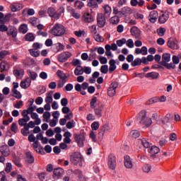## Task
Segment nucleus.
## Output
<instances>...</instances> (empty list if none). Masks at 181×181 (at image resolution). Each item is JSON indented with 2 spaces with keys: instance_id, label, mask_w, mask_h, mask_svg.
<instances>
[{
  "instance_id": "nucleus-1",
  "label": "nucleus",
  "mask_w": 181,
  "mask_h": 181,
  "mask_svg": "<svg viewBox=\"0 0 181 181\" xmlns=\"http://www.w3.org/2000/svg\"><path fill=\"white\" fill-rule=\"evenodd\" d=\"M137 121L141 125H144L146 128H149L150 125H152V118L146 117V110H141L138 116Z\"/></svg>"
},
{
  "instance_id": "nucleus-2",
  "label": "nucleus",
  "mask_w": 181,
  "mask_h": 181,
  "mask_svg": "<svg viewBox=\"0 0 181 181\" xmlns=\"http://www.w3.org/2000/svg\"><path fill=\"white\" fill-rule=\"evenodd\" d=\"M161 59L162 60L160 62L161 66H163V67H165V69L168 70H170L171 69H176V65L173 64L172 62L169 63V62H170V54H163Z\"/></svg>"
},
{
  "instance_id": "nucleus-3",
  "label": "nucleus",
  "mask_w": 181,
  "mask_h": 181,
  "mask_svg": "<svg viewBox=\"0 0 181 181\" xmlns=\"http://www.w3.org/2000/svg\"><path fill=\"white\" fill-rule=\"evenodd\" d=\"M50 33L54 36H63L66 33V28L62 24L56 23L51 29Z\"/></svg>"
},
{
  "instance_id": "nucleus-4",
  "label": "nucleus",
  "mask_w": 181,
  "mask_h": 181,
  "mask_svg": "<svg viewBox=\"0 0 181 181\" xmlns=\"http://www.w3.org/2000/svg\"><path fill=\"white\" fill-rule=\"evenodd\" d=\"M64 12V7H59L57 11L55 8L49 7L47 10V13L51 18H54V19H59L62 14Z\"/></svg>"
},
{
  "instance_id": "nucleus-5",
  "label": "nucleus",
  "mask_w": 181,
  "mask_h": 181,
  "mask_svg": "<svg viewBox=\"0 0 181 181\" xmlns=\"http://www.w3.org/2000/svg\"><path fill=\"white\" fill-rule=\"evenodd\" d=\"M70 160L73 165H78L83 162V156L78 152H75L70 156Z\"/></svg>"
},
{
  "instance_id": "nucleus-6",
  "label": "nucleus",
  "mask_w": 181,
  "mask_h": 181,
  "mask_svg": "<svg viewBox=\"0 0 181 181\" xmlns=\"http://www.w3.org/2000/svg\"><path fill=\"white\" fill-rule=\"evenodd\" d=\"M7 36L12 37L13 42H16V37H18V28L13 25L8 26V30L7 31Z\"/></svg>"
},
{
  "instance_id": "nucleus-7",
  "label": "nucleus",
  "mask_w": 181,
  "mask_h": 181,
  "mask_svg": "<svg viewBox=\"0 0 181 181\" xmlns=\"http://www.w3.org/2000/svg\"><path fill=\"white\" fill-rule=\"evenodd\" d=\"M73 56V54L70 52H64L61 53L57 58L58 62L60 63H65V62H67L70 57Z\"/></svg>"
},
{
  "instance_id": "nucleus-8",
  "label": "nucleus",
  "mask_w": 181,
  "mask_h": 181,
  "mask_svg": "<svg viewBox=\"0 0 181 181\" xmlns=\"http://www.w3.org/2000/svg\"><path fill=\"white\" fill-rule=\"evenodd\" d=\"M107 165L110 169L114 170L117 166V160L114 154H110L107 158Z\"/></svg>"
},
{
  "instance_id": "nucleus-9",
  "label": "nucleus",
  "mask_w": 181,
  "mask_h": 181,
  "mask_svg": "<svg viewBox=\"0 0 181 181\" xmlns=\"http://www.w3.org/2000/svg\"><path fill=\"white\" fill-rule=\"evenodd\" d=\"M117 88H118L117 82H112L107 89V95H109V97H114L115 93H117Z\"/></svg>"
},
{
  "instance_id": "nucleus-10",
  "label": "nucleus",
  "mask_w": 181,
  "mask_h": 181,
  "mask_svg": "<svg viewBox=\"0 0 181 181\" xmlns=\"http://www.w3.org/2000/svg\"><path fill=\"white\" fill-rule=\"evenodd\" d=\"M74 136L76 142H77L78 144V146H80V148H83V146H84V141H86V137L84 136V134H75Z\"/></svg>"
},
{
  "instance_id": "nucleus-11",
  "label": "nucleus",
  "mask_w": 181,
  "mask_h": 181,
  "mask_svg": "<svg viewBox=\"0 0 181 181\" xmlns=\"http://www.w3.org/2000/svg\"><path fill=\"white\" fill-rule=\"evenodd\" d=\"M107 21L105 20V16L103 13H98L97 15V25L98 28H104L105 26Z\"/></svg>"
},
{
  "instance_id": "nucleus-12",
  "label": "nucleus",
  "mask_w": 181,
  "mask_h": 181,
  "mask_svg": "<svg viewBox=\"0 0 181 181\" xmlns=\"http://www.w3.org/2000/svg\"><path fill=\"white\" fill-rule=\"evenodd\" d=\"M167 45L170 49H173V50H177V49H179V42L175 38H169L167 42Z\"/></svg>"
},
{
  "instance_id": "nucleus-13",
  "label": "nucleus",
  "mask_w": 181,
  "mask_h": 181,
  "mask_svg": "<svg viewBox=\"0 0 181 181\" xmlns=\"http://www.w3.org/2000/svg\"><path fill=\"white\" fill-rule=\"evenodd\" d=\"M53 173V179H54V180H59V179H60V177L64 175V170H63L62 168H55L54 169Z\"/></svg>"
},
{
  "instance_id": "nucleus-14",
  "label": "nucleus",
  "mask_w": 181,
  "mask_h": 181,
  "mask_svg": "<svg viewBox=\"0 0 181 181\" xmlns=\"http://www.w3.org/2000/svg\"><path fill=\"white\" fill-rule=\"evenodd\" d=\"M124 165L127 169H132L134 168V162L129 156H124Z\"/></svg>"
},
{
  "instance_id": "nucleus-15",
  "label": "nucleus",
  "mask_w": 181,
  "mask_h": 181,
  "mask_svg": "<svg viewBox=\"0 0 181 181\" xmlns=\"http://www.w3.org/2000/svg\"><path fill=\"white\" fill-rule=\"evenodd\" d=\"M0 152L3 156H5L6 158H8L9 155H11V149L9 148V146L8 145H2L0 146Z\"/></svg>"
},
{
  "instance_id": "nucleus-16",
  "label": "nucleus",
  "mask_w": 181,
  "mask_h": 181,
  "mask_svg": "<svg viewBox=\"0 0 181 181\" xmlns=\"http://www.w3.org/2000/svg\"><path fill=\"white\" fill-rule=\"evenodd\" d=\"M148 18L151 23H156L158 18H159V13L156 11H152L150 12Z\"/></svg>"
},
{
  "instance_id": "nucleus-17",
  "label": "nucleus",
  "mask_w": 181,
  "mask_h": 181,
  "mask_svg": "<svg viewBox=\"0 0 181 181\" xmlns=\"http://www.w3.org/2000/svg\"><path fill=\"white\" fill-rule=\"evenodd\" d=\"M109 131H111L110 126L108 124H105L99 132L98 138L102 140L103 138H104V134H105V132H108Z\"/></svg>"
},
{
  "instance_id": "nucleus-18",
  "label": "nucleus",
  "mask_w": 181,
  "mask_h": 181,
  "mask_svg": "<svg viewBox=\"0 0 181 181\" xmlns=\"http://www.w3.org/2000/svg\"><path fill=\"white\" fill-rule=\"evenodd\" d=\"M169 19V13L166 12H162L158 16V22L160 24L166 23Z\"/></svg>"
},
{
  "instance_id": "nucleus-19",
  "label": "nucleus",
  "mask_w": 181,
  "mask_h": 181,
  "mask_svg": "<svg viewBox=\"0 0 181 181\" xmlns=\"http://www.w3.org/2000/svg\"><path fill=\"white\" fill-rule=\"evenodd\" d=\"M160 150H159V148H158V146H153L151 147V148L148 150V152L150 153V156L151 159H155V158H156V155H158V153H159V151Z\"/></svg>"
},
{
  "instance_id": "nucleus-20",
  "label": "nucleus",
  "mask_w": 181,
  "mask_h": 181,
  "mask_svg": "<svg viewBox=\"0 0 181 181\" xmlns=\"http://www.w3.org/2000/svg\"><path fill=\"white\" fill-rule=\"evenodd\" d=\"M94 113L98 118H101L103 117V110H104V105H100L98 107L93 108Z\"/></svg>"
},
{
  "instance_id": "nucleus-21",
  "label": "nucleus",
  "mask_w": 181,
  "mask_h": 181,
  "mask_svg": "<svg viewBox=\"0 0 181 181\" xmlns=\"http://www.w3.org/2000/svg\"><path fill=\"white\" fill-rule=\"evenodd\" d=\"M31 83H32V80H30V78H27L25 79V81H23L21 82L20 86L21 87V88L26 89L30 87Z\"/></svg>"
},
{
  "instance_id": "nucleus-22",
  "label": "nucleus",
  "mask_w": 181,
  "mask_h": 181,
  "mask_svg": "<svg viewBox=\"0 0 181 181\" xmlns=\"http://www.w3.org/2000/svg\"><path fill=\"white\" fill-rule=\"evenodd\" d=\"M83 19L86 23H91V22H94V18L90 13H85L83 16Z\"/></svg>"
},
{
  "instance_id": "nucleus-23",
  "label": "nucleus",
  "mask_w": 181,
  "mask_h": 181,
  "mask_svg": "<svg viewBox=\"0 0 181 181\" xmlns=\"http://www.w3.org/2000/svg\"><path fill=\"white\" fill-rule=\"evenodd\" d=\"M130 5L131 6H139L140 8H142L144 5H145V1L144 0H131L130 1Z\"/></svg>"
},
{
  "instance_id": "nucleus-24",
  "label": "nucleus",
  "mask_w": 181,
  "mask_h": 181,
  "mask_svg": "<svg viewBox=\"0 0 181 181\" xmlns=\"http://www.w3.org/2000/svg\"><path fill=\"white\" fill-rule=\"evenodd\" d=\"M23 5L19 3H13L11 6V9L12 12H17V11H21V9H23Z\"/></svg>"
},
{
  "instance_id": "nucleus-25",
  "label": "nucleus",
  "mask_w": 181,
  "mask_h": 181,
  "mask_svg": "<svg viewBox=\"0 0 181 181\" xmlns=\"http://www.w3.org/2000/svg\"><path fill=\"white\" fill-rule=\"evenodd\" d=\"M33 107H28L27 110H24L21 112V115L23 118H30L29 117V114H32L33 112Z\"/></svg>"
},
{
  "instance_id": "nucleus-26",
  "label": "nucleus",
  "mask_w": 181,
  "mask_h": 181,
  "mask_svg": "<svg viewBox=\"0 0 181 181\" xmlns=\"http://www.w3.org/2000/svg\"><path fill=\"white\" fill-rule=\"evenodd\" d=\"M132 36H135L136 38L139 37L141 35V30L137 27H132L130 30Z\"/></svg>"
},
{
  "instance_id": "nucleus-27",
  "label": "nucleus",
  "mask_w": 181,
  "mask_h": 181,
  "mask_svg": "<svg viewBox=\"0 0 181 181\" xmlns=\"http://www.w3.org/2000/svg\"><path fill=\"white\" fill-rule=\"evenodd\" d=\"M145 77L146 78H152V80H156L159 78V73L158 72H149L146 74Z\"/></svg>"
},
{
  "instance_id": "nucleus-28",
  "label": "nucleus",
  "mask_w": 181,
  "mask_h": 181,
  "mask_svg": "<svg viewBox=\"0 0 181 181\" xmlns=\"http://www.w3.org/2000/svg\"><path fill=\"white\" fill-rule=\"evenodd\" d=\"M29 121H30V118H28V117L21 118L18 119V125H20V127H26Z\"/></svg>"
},
{
  "instance_id": "nucleus-29",
  "label": "nucleus",
  "mask_w": 181,
  "mask_h": 181,
  "mask_svg": "<svg viewBox=\"0 0 181 181\" xmlns=\"http://www.w3.org/2000/svg\"><path fill=\"white\" fill-rule=\"evenodd\" d=\"M93 37L95 42H98V43H103L104 42V37L101 36L99 33H96L95 34H93Z\"/></svg>"
},
{
  "instance_id": "nucleus-30",
  "label": "nucleus",
  "mask_w": 181,
  "mask_h": 181,
  "mask_svg": "<svg viewBox=\"0 0 181 181\" xmlns=\"http://www.w3.org/2000/svg\"><path fill=\"white\" fill-rule=\"evenodd\" d=\"M120 21L119 16H113L109 19V22L111 25H118Z\"/></svg>"
},
{
  "instance_id": "nucleus-31",
  "label": "nucleus",
  "mask_w": 181,
  "mask_h": 181,
  "mask_svg": "<svg viewBox=\"0 0 181 181\" xmlns=\"http://www.w3.org/2000/svg\"><path fill=\"white\" fill-rule=\"evenodd\" d=\"M115 59H110L109 61V71L110 73H112V71H115L117 69V65H115Z\"/></svg>"
},
{
  "instance_id": "nucleus-32",
  "label": "nucleus",
  "mask_w": 181,
  "mask_h": 181,
  "mask_svg": "<svg viewBox=\"0 0 181 181\" xmlns=\"http://www.w3.org/2000/svg\"><path fill=\"white\" fill-rule=\"evenodd\" d=\"M25 156H26V162H28V163H30V164L35 163V158L32 155V153L27 152L25 153Z\"/></svg>"
},
{
  "instance_id": "nucleus-33",
  "label": "nucleus",
  "mask_w": 181,
  "mask_h": 181,
  "mask_svg": "<svg viewBox=\"0 0 181 181\" xmlns=\"http://www.w3.org/2000/svg\"><path fill=\"white\" fill-rule=\"evenodd\" d=\"M84 74V68L81 66H78L76 67L74 70V74L75 76H81Z\"/></svg>"
},
{
  "instance_id": "nucleus-34",
  "label": "nucleus",
  "mask_w": 181,
  "mask_h": 181,
  "mask_svg": "<svg viewBox=\"0 0 181 181\" xmlns=\"http://www.w3.org/2000/svg\"><path fill=\"white\" fill-rule=\"evenodd\" d=\"M24 73L25 71H23V69H15L13 71V74L17 78H22V77H23Z\"/></svg>"
},
{
  "instance_id": "nucleus-35",
  "label": "nucleus",
  "mask_w": 181,
  "mask_h": 181,
  "mask_svg": "<svg viewBox=\"0 0 181 181\" xmlns=\"http://www.w3.org/2000/svg\"><path fill=\"white\" fill-rule=\"evenodd\" d=\"M36 37L32 33H28L25 35V39L26 42H33Z\"/></svg>"
},
{
  "instance_id": "nucleus-36",
  "label": "nucleus",
  "mask_w": 181,
  "mask_h": 181,
  "mask_svg": "<svg viewBox=\"0 0 181 181\" xmlns=\"http://www.w3.org/2000/svg\"><path fill=\"white\" fill-rule=\"evenodd\" d=\"M30 54L33 56V57H39L40 56V51L39 49H29Z\"/></svg>"
},
{
  "instance_id": "nucleus-37",
  "label": "nucleus",
  "mask_w": 181,
  "mask_h": 181,
  "mask_svg": "<svg viewBox=\"0 0 181 181\" xmlns=\"http://www.w3.org/2000/svg\"><path fill=\"white\" fill-rule=\"evenodd\" d=\"M142 64V59L141 58H136L132 63V67H136V66H141Z\"/></svg>"
},
{
  "instance_id": "nucleus-38",
  "label": "nucleus",
  "mask_w": 181,
  "mask_h": 181,
  "mask_svg": "<svg viewBox=\"0 0 181 181\" xmlns=\"http://www.w3.org/2000/svg\"><path fill=\"white\" fill-rule=\"evenodd\" d=\"M123 16H129L132 13V9L128 6L123 8Z\"/></svg>"
},
{
  "instance_id": "nucleus-39",
  "label": "nucleus",
  "mask_w": 181,
  "mask_h": 181,
  "mask_svg": "<svg viewBox=\"0 0 181 181\" xmlns=\"http://www.w3.org/2000/svg\"><path fill=\"white\" fill-rule=\"evenodd\" d=\"M57 76L60 78V80H67V75H66L63 71L58 70L57 71Z\"/></svg>"
},
{
  "instance_id": "nucleus-40",
  "label": "nucleus",
  "mask_w": 181,
  "mask_h": 181,
  "mask_svg": "<svg viewBox=\"0 0 181 181\" xmlns=\"http://www.w3.org/2000/svg\"><path fill=\"white\" fill-rule=\"evenodd\" d=\"M103 8L104 9L105 15H108V16H110L111 15V12H112L111 6H110L108 4H106L103 6Z\"/></svg>"
},
{
  "instance_id": "nucleus-41",
  "label": "nucleus",
  "mask_w": 181,
  "mask_h": 181,
  "mask_svg": "<svg viewBox=\"0 0 181 181\" xmlns=\"http://www.w3.org/2000/svg\"><path fill=\"white\" fill-rule=\"evenodd\" d=\"M27 73L30 78V80L35 81V80H36V78H37V74L36 72L32 71L30 70H28Z\"/></svg>"
},
{
  "instance_id": "nucleus-42",
  "label": "nucleus",
  "mask_w": 181,
  "mask_h": 181,
  "mask_svg": "<svg viewBox=\"0 0 181 181\" xmlns=\"http://www.w3.org/2000/svg\"><path fill=\"white\" fill-rule=\"evenodd\" d=\"M12 96L15 97V98L17 100H21V98H22V94H21V92H19L18 90L12 89Z\"/></svg>"
},
{
  "instance_id": "nucleus-43",
  "label": "nucleus",
  "mask_w": 181,
  "mask_h": 181,
  "mask_svg": "<svg viewBox=\"0 0 181 181\" xmlns=\"http://www.w3.org/2000/svg\"><path fill=\"white\" fill-rule=\"evenodd\" d=\"M88 6L89 8H92L93 9H95V8H98V4L95 0H89L88 2Z\"/></svg>"
},
{
  "instance_id": "nucleus-44",
  "label": "nucleus",
  "mask_w": 181,
  "mask_h": 181,
  "mask_svg": "<svg viewBox=\"0 0 181 181\" xmlns=\"http://www.w3.org/2000/svg\"><path fill=\"white\" fill-rule=\"evenodd\" d=\"M45 100L46 104H52V103H53L52 94L51 93H47V95Z\"/></svg>"
},
{
  "instance_id": "nucleus-45",
  "label": "nucleus",
  "mask_w": 181,
  "mask_h": 181,
  "mask_svg": "<svg viewBox=\"0 0 181 181\" xmlns=\"http://www.w3.org/2000/svg\"><path fill=\"white\" fill-rule=\"evenodd\" d=\"M75 127L76 122L74 119L70 120L66 124V128H67V129H73V128H74Z\"/></svg>"
},
{
  "instance_id": "nucleus-46",
  "label": "nucleus",
  "mask_w": 181,
  "mask_h": 181,
  "mask_svg": "<svg viewBox=\"0 0 181 181\" xmlns=\"http://www.w3.org/2000/svg\"><path fill=\"white\" fill-rule=\"evenodd\" d=\"M28 30V25L26 24H22L20 25L19 32H21V33H27Z\"/></svg>"
},
{
  "instance_id": "nucleus-47",
  "label": "nucleus",
  "mask_w": 181,
  "mask_h": 181,
  "mask_svg": "<svg viewBox=\"0 0 181 181\" xmlns=\"http://www.w3.org/2000/svg\"><path fill=\"white\" fill-rule=\"evenodd\" d=\"M11 54L8 50H2L0 52V60H4L6 56Z\"/></svg>"
},
{
  "instance_id": "nucleus-48",
  "label": "nucleus",
  "mask_w": 181,
  "mask_h": 181,
  "mask_svg": "<svg viewBox=\"0 0 181 181\" xmlns=\"http://www.w3.org/2000/svg\"><path fill=\"white\" fill-rule=\"evenodd\" d=\"M21 132L22 135H23V136H28V135L30 134V131H29L28 127H27L26 126H24V127L21 129Z\"/></svg>"
},
{
  "instance_id": "nucleus-49",
  "label": "nucleus",
  "mask_w": 181,
  "mask_h": 181,
  "mask_svg": "<svg viewBox=\"0 0 181 181\" xmlns=\"http://www.w3.org/2000/svg\"><path fill=\"white\" fill-rule=\"evenodd\" d=\"M130 136H132V138H139V136H141V133H139V132H138V130H133L130 132L129 134Z\"/></svg>"
},
{
  "instance_id": "nucleus-50",
  "label": "nucleus",
  "mask_w": 181,
  "mask_h": 181,
  "mask_svg": "<svg viewBox=\"0 0 181 181\" xmlns=\"http://www.w3.org/2000/svg\"><path fill=\"white\" fill-rule=\"evenodd\" d=\"M74 6L76 9H83V8H84V3L81 1H76L74 3Z\"/></svg>"
},
{
  "instance_id": "nucleus-51",
  "label": "nucleus",
  "mask_w": 181,
  "mask_h": 181,
  "mask_svg": "<svg viewBox=\"0 0 181 181\" xmlns=\"http://www.w3.org/2000/svg\"><path fill=\"white\" fill-rule=\"evenodd\" d=\"M42 117L44 119V122H49L50 117H52V115H50V112H45Z\"/></svg>"
},
{
  "instance_id": "nucleus-52",
  "label": "nucleus",
  "mask_w": 181,
  "mask_h": 181,
  "mask_svg": "<svg viewBox=\"0 0 181 181\" xmlns=\"http://www.w3.org/2000/svg\"><path fill=\"white\" fill-rule=\"evenodd\" d=\"M139 142L141 144L144 148H149V146H151L149 141L145 139H140Z\"/></svg>"
},
{
  "instance_id": "nucleus-53",
  "label": "nucleus",
  "mask_w": 181,
  "mask_h": 181,
  "mask_svg": "<svg viewBox=\"0 0 181 181\" xmlns=\"http://www.w3.org/2000/svg\"><path fill=\"white\" fill-rule=\"evenodd\" d=\"M66 83H67V80H64V79H60L58 81L57 83V88H63V87H64V84H66Z\"/></svg>"
},
{
  "instance_id": "nucleus-54",
  "label": "nucleus",
  "mask_w": 181,
  "mask_h": 181,
  "mask_svg": "<svg viewBox=\"0 0 181 181\" xmlns=\"http://www.w3.org/2000/svg\"><path fill=\"white\" fill-rule=\"evenodd\" d=\"M4 170L6 173H11V172H12V163H6Z\"/></svg>"
},
{
  "instance_id": "nucleus-55",
  "label": "nucleus",
  "mask_w": 181,
  "mask_h": 181,
  "mask_svg": "<svg viewBox=\"0 0 181 181\" xmlns=\"http://www.w3.org/2000/svg\"><path fill=\"white\" fill-rule=\"evenodd\" d=\"M125 43H127V39L125 38H122L121 40H117L116 41V45L119 47H122V46L123 45H125Z\"/></svg>"
},
{
  "instance_id": "nucleus-56",
  "label": "nucleus",
  "mask_w": 181,
  "mask_h": 181,
  "mask_svg": "<svg viewBox=\"0 0 181 181\" xmlns=\"http://www.w3.org/2000/svg\"><path fill=\"white\" fill-rule=\"evenodd\" d=\"M13 107L17 110H20V108H22V107H23V101L22 100L16 101V103L13 105Z\"/></svg>"
},
{
  "instance_id": "nucleus-57",
  "label": "nucleus",
  "mask_w": 181,
  "mask_h": 181,
  "mask_svg": "<svg viewBox=\"0 0 181 181\" xmlns=\"http://www.w3.org/2000/svg\"><path fill=\"white\" fill-rule=\"evenodd\" d=\"M151 169H152V167L148 164H146L142 167V170L144 173H149L151 172Z\"/></svg>"
},
{
  "instance_id": "nucleus-58",
  "label": "nucleus",
  "mask_w": 181,
  "mask_h": 181,
  "mask_svg": "<svg viewBox=\"0 0 181 181\" xmlns=\"http://www.w3.org/2000/svg\"><path fill=\"white\" fill-rule=\"evenodd\" d=\"M72 66H74L75 67L78 66H81V61L78 59H74L71 62Z\"/></svg>"
},
{
  "instance_id": "nucleus-59",
  "label": "nucleus",
  "mask_w": 181,
  "mask_h": 181,
  "mask_svg": "<svg viewBox=\"0 0 181 181\" xmlns=\"http://www.w3.org/2000/svg\"><path fill=\"white\" fill-rule=\"evenodd\" d=\"M71 13L73 16V18H75V19H80L81 15L78 13H76V11L74 8H71Z\"/></svg>"
},
{
  "instance_id": "nucleus-60",
  "label": "nucleus",
  "mask_w": 181,
  "mask_h": 181,
  "mask_svg": "<svg viewBox=\"0 0 181 181\" xmlns=\"http://www.w3.org/2000/svg\"><path fill=\"white\" fill-rule=\"evenodd\" d=\"M155 103H159V98H158V97H153V98H151V99L148 100V101L147 102V104H148L149 105H151V104H155Z\"/></svg>"
},
{
  "instance_id": "nucleus-61",
  "label": "nucleus",
  "mask_w": 181,
  "mask_h": 181,
  "mask_svg": "<svg viewBox=\"0 0 181 181\" xmlns=\"http://www.w3.org/2000/svg\"><path fill=\"white\" fill-rule=\"evenodd\" d=\"M0 32H6L9 30V27L6 26L5 23H0Z\"/></svg>"
},
{
  "instance_id": "nucleus-62",
  "label": "nucleus",
  "mask_w": 181,
  "mask_h": 181,
  "mask_svg": "<svg viewBox=\"0 0 181 181\" xmlns=\"http://www.w3.org/2000/svg\"><path fill=\"white\" fill-rule=\"evenodd\" d=\"M100 72L103 73V74H107V73H108V65L101 66Z\"/></svg>"
},
{
  "instance_id": "nucleus-63",
  "label": "nucleus",
  "mask_w": 181,
  "mask_h": 181,
  "mask_svg": "<svg viewBox=\"0 0 181 181\" xmlns=\"http://www.w3.org/2000/svg\"><path fill=\"white\" fill-rule=\"evenodd\" d=\"M165 33H166V28H160L157 29V33L160 36H164Z\"/></svg>"
},
{
  "instance_id": "nucleus-64",
  "label": "nucleus",
  "mask_w": 181,
  "mask_h": 181,
  "mask_svg": "<svg viewBox=\"0 0 181 181\" xmlns=\"http://www.w3.org/2000/svg\"><path fill=\"white\" fill-rule=\"evenodd\" d=\"M0 181H7L5 171L0 172Z\"/></svg>"
}]
</instances>
